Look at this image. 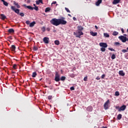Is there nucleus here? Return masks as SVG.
<instances>
[{
  "instance_id": "obj_1",
  "label": "nucleus",
  "mask_w": 128,
  "mask_h": 128,
  "mask_svg": "<svg viewBox=\"0 0 128 128\" xmlns=\"http://www.w3.org/2000/svg\"><path fill=\"white\" fill-rule=\"evenodd\" d=\"M50 22L53 26H60V20L58 19H56V18H52L50 21Z\"/></svg>"
},
{
  "instance_id": "obj_2",
  "label": "nucleus",
  "mask_w": 128,
  "mask_h": 128,
  "mask_svg": "<svg viewBox=\"0 0 128 128\" xmlns=\"http://www.w3.org/2000/svg\"><path fill=\"white\" fill-rule=\"evenodd\" d=\"M74 36H76V38H80V36H84V32L81 31H76L74 32Z\"/></svg>"
},
{
  "instance_id": "obj_3",
  "label": "nucleus",
  "mask_w": 128,
  "mask_h": 128,
  "mask_svg": "<svg viewBox=\"0 0 128 128\" xmlns=\"http://www.w3.org/2000/svg\"><path fill=\"white\" fill-rule=\"evenodd\" d=\"M66 20V18L62 17L60 18H59V25L60 24H66L68 23V22L64 20Z\"/></svg>"
},
{
  "instance_id": "obj_4",
  "label": "nucleus",
  "mask_w": 128,
  "mask_h": 128,
  "mask_svg": "<svg viewBox=\"0 0 128 128\" xmlns=\"http://www.w3.org/2000/svg\"><path fill=\"white\" fill-rule=\"evenodd\" d=\"M60 76L58 74V72H56V75H55V78L54 80L55 82H60Z\"/></svg>"
},
{
  "instance_id": "obj_5",
  "label": "nucleus",
  "mask_w": 128,
  "mask_h": 128,
  "mask_svg": "<svg viewBox=\"0 0 128 128\" xmlns=\"http://www.w3.org/2000/svg\"><path fill=\"white\" fill-rule=\"evenodd\" d=\"M118 38H120V40H122V42H126L127 40L126 37L123 36H119Z\"/></svg>"
},
{
  "instance_id": "obj_6",
  "label": "nucleus",
  "mask_w": 128,
  "mask_h": 128,
  "mask_svg": "<svg viewBox=\"0 0 128 128\" xmlns=\"http://www.w3.org/2000/svg\"><path fill=\"white\" fill-rule=\"evenodd\" d=\"M110 104V100H108L104 105V108L106 110L108 109V105Z\"/></svg>"
},
{
  "instance_id": "obj_7",
  "label": "nucleus",
  "mask_w": 128,
  "mask_h": 128,
  "mask_svg": "<svg viewBox=\"0 0 128 128\" xmlns=\"http://www.w3.org/2000/svg\"><path fill=\"white\" fill-rule=\"evenodd\" d=\"M11 10H14L16 14H20V9H16V7H14V6H11Z\"/></svg>"
},
{
  "instance_id": "obj_8",
  "label": "nucleus",
  "mask_w": 128,
  "mask_h": 128,
  "mask_svg": "<svg viewBox=\"0 0 128 128\" xmlns=\"http://www.w3.org/2000/svg\"><path fill=\"white\" fill-rule=\"evenodd\" d=\"M22 6H24V8H28V10H34V8L30 6H26V4H24L22 5Z\"/></svg>"
},
{
  "instance_id": "obj_9",
  "label": "nucleus",
  "mask_w": 128,
  "mask_h": 128,
  "mask_svg": "<svg viewBox=\"0 0 128 128\" xmlns=\"http://www.w3.org/2000/svg\"><path fill=\"white\" fill-rule=\"evenodd\" d=\"M99 46H102V48H108V44H106V42H100Z\"/></svg>"
},
{
  "instance_id": "obj_10",
  "label": "nucleus",
  "mask_w": 128,
  "mask_h": 128,
  "mask_svg": "<svg viewBox=\"0 0 128 128\" xmlns=\"http://www.w3.org/2000/svg\"><path fill=\"white\" fill-rule=\"evenodd\" d=\"M126 108V105H123L120 106V108H118V112H122V110L124 111Z\"/></svg>"
},
{
  "instance_id": "obj_11",
  "label": "nucleus",
  "mask_w": 128,
  "mask_h": 128,
  "mask_svg": "<svg viewBox=\"0 0 128 128\" xmlns=\"http://www.w3.org/2000/svg\"><path fill=\"white\" fill-rule=\"evenodd\" d=\"M50 40V38L48 37H44L43 38V42L44 44H48Z\"/></svg>"
},
{
  "instance_id": "obj_12",
  "label": "nucleus",
  "mask_w": 128,
  "mask_h": 128,
  "mask_svg": "<svg viewBox=\"0 0 128 128\" xmlns=\"http://www.w3.org/2000/svg\"><path fill=\"white\" fill-rule=\"evenodd\" d=\"M0 16L1 20H6V16L4 14H0Z\"/></svg>"
},
{
  "instance_id": "obj_13",
  "label": "nucleus",
  "mask_w": 128,
  "mask_h": 128,
  "mask_svg": "<svg viewBox=\"0 0 128 128\" xmlns=\"http://www.w3.org/2000/svg\"><path fill=\"white\" fill-rule=\"evenodd\" d=\"M90 34L92 36H98V32H90Z\"/></svg>"
},
{
  "instance_id": "obj_14",
  "label": "nucleus",
  "mask_w": 128,
  "mask_h": 128,
  "mask_svg": "<svg viewBox=\"0 0 128 128\" xmlns=\"http://www.w3.org/2000/svg\"><path fill=\"white\" fill-rule=\"evenodd\" d=\"M10 48L12 52H16V46L12 45Z\"/></svg>"
},
{
  "instance_id": "obj_15",
  "label": "nucleus",
  "mask_w": 128,
  "mask_h": 128,
  "mask_svg": "<svg viewBox=\"0 0 128 128\" xmlns=\"http://www.w3.org/2000/svg\"><path fill=\"white\" fill-rule=\"evenodd\" d=\"M86 110L88 112H92V106H89L86 108Z\"/></svg>"
},
{
  "instance_id": "obj_16",
  "label": "nucleus",
  "mask_w": 128,
  "mask_h": 128,
  "mask_svg": "<svg viewBox=\"0 0 128 128\" xmlns=\"http://www.w3.org/2000/svg\"><path fill=\"white\" fill-rule=\"evenodd\" d=\"M14 6H16V8H20V4H18V3L16 2V1H14Z\"/></svg>"
},
{
  "instance_id": "obj_17",
  "label": "nucleus",
  "mask_w": 128,
  "mask_h": 128,
  "mask_svg": "<svg viewBox=\"0 0 128 128\" xmlns=\"http://www.w3.org/2000/svg\"><path fill=\"white\" fill-rule=\"evenodd\" d=\"M120 0H114L112 4H116L120 3Z\"/></svg>"
},
{
  "instance_id": "obj_18",
  "label": "nucleus",
  "mask_w": 128,
  "mask_h": 128,
  "mask_svg": "<svg viewBox=\"0 0 128 128\" xmlns=\"http://www.w3.org/2000/svg\"><path fill=\"white\" fill-rule=\"evenodd\" d=\"M102 0H98L96 2V6H100V4H102Z\"/></svg>"
},
{
  "instance_id": "obj_19",
  "label": "nucleus",
  "mask_w": 128,
  "mask_h": 128,
  "mask_svg": "<svg viewBox=\"0 0 128 128\" xmlns=\"http://www.w3.org/2000/svg\"><path fill=\"white\" fill-rule=\"evenodd\" d=\"M119 74L120 76H124V71L122 70H120L119 71Z\"/></svg>"
},
{
  "instance_id": "obj_20",
  "label": "nucleus",
  "mask_w": 128,
  "mask_h": 128,
  "mask_svg": "<svg viewBox=\"0 0 128 128\" xmlns=\"http://www.w3.org/2000/svg\"><path fill=\"white\" fill-rule=\"evenodd\" d=\"M35 24H36V22H34V21L30 23V28H32V26H34Z\"/></svg>"
},
{
  "instance_id": "obj_21",
  "label": "nucleus",
  "mask_w": 128,
  "mask_h": 128,
  "mask_svg": "<svg viewBox=\"0 0 128 128\" xmlns=\"http://www.w3.org/2000/svg\"><path fill=\"white\" fill-rule=\"evenodd\" d=\"M78 29L79 32H81V30H84V28L82 26H78Z\"/></svg>"
},
{
  "instance_id": "obj_22",
  "label": "nucleus",
  "mask_w": 128,
  "mask_h": 128,
  "mask_svg": "<svg viewBox=\"0 0 128 128\" xmlns=\"http://www.w3.org/2000/svg\"><path fill=\"white\" fill-rule=\"evenodd\" d=\"M8 32H9L10 34H13V32H14V30L12 28H10L8 30Z\"/></svg>"
},
{
  "instance_id": "obj_23",
  "label": "nucleus",
  "mask_w": 128,
  "mask_h": 128,
  "mask_svg": "<svg viewBox=\"0 0 128 128\" xmlns=\"http://www.w3.org/2000/svg\"><path fill=\"white\" fill-rule=\"evenodd\" d=\"M2 2H3V4H4V6H8V2H6L5 0Z\"/></svg>"
},
{
  "instance_id": "obj_24",
  "label": "nucleus",
  "mask_w": 128,
  "mask_h": 128,
  "mask_svg": "<svg viewBox=\"0 0 128 128\" xmlns=\"http://www.w3.org/2000/svg\"><path fill=\"white\" fill-rule=\"evenodd\" d=\"M112 36H118V32H116V31H114L112 34Z\"/></svg>"
},
{
  "instance_id": "obj_25",
  "label": "nucleus",
  "mask_w": 128,
  "mask_h": 128,
  "mask_svg": "<svg viewBox=\"0 0 128 128\" xmlns=\"http://www.w3.org/2000/svg\"><path fill=\"white\" fill-rule=\"evenodd\" d=\"M37 74L36 72H34L32 74V78H36V76H37Z\"/></svg>"
},
{
  "instance_id": "obj_26",
  "label": "nucleus",
  "mask_w": 128,
  "mask_h": 128,
  "mask_svg": "<svg viewBox=\"0 0 128 128\" xmlns=\"http://www.w3.org/2000/svg\"><path fill=\"white\" fill-rule=\"evenodd\" d=\"M122 116V114H118V116H117L118 120H121Z\"/></svg>"
},
{
  "instance_id": "obj_27",
  "label": "nucleus",
  "mask_w": 128,
  "mask_h": 128,
  "mask_svg": "<svg viewBox=\"0 0 128 128\" xmlns=\"http://www.w3.org/2000/svg\"><path fill=\"white\" fill-rule=\"evenodd\" d=\"M104 36H105V38H108L110 36V34H108V33H104Z\"/></svg>"
},
{
  "instance_id": "obj_28",
  "label": "nucleus",
  "mask_w": 128,
  "mask_h": 128,
  "mask_svg": "<svg viewBox=\"0 0 128 128\" xmlns=\"http://www.w3.org/2000/svg\"><path fill=\"white\" fill-rule=\"evenodd\" d=\"M54 44L56 46H58V44H60V41H58V40H56L54 41Z\"/></svg>"
},
{
  "instance_id": "obj_29",
  "label": "nucleus",
  "mask_w": 128,
  "mask_h": 128,
  "mask_svg": "<svg viewBox=\"0 0 128 128\" xmlns=\"http://www.w3.org/2000/svg\"><path fill=\"white\" fill-rule=\"evenodd\" d=\"M60 80H62V81L66 80V76H62L60 78Z\"/></svg>"
},
{
  "instance_id": "obj_30",
  "label": "nucleus",
  "mask_w": 128,
  "mask_h": 128,
  "mask_svg": "<svg viewBox=\"0 0 128 128\" xmlns=\"http://www.w3.org/2000/svg\"><path fill=\"white\" fill-rule=\"evenodd\" d=\"M50 10V8H46L45 10V12H48Z\"/></svg>"
},
{
  "instance_id": "obj_31",
  "label": "nucleus",
  "mask_w": 128,
  "mask_h": 128,
  "mask_svg": "<svg viewBox=\"0 0 128 128\" xmlns=\"http://www.w3.org/2000/svg\"><path fill=\"white\" fill-rule=\"evenodd\" d=\"M12 68H14V70H16V68H18V65L16 64H14L12 66Z\"/></svg>"
},
{
  "instance_id": "obj_32",
  "label": "nucleus",
  "mask_w": 128,
  "mask_h": 128,
  "mask_svg": "<svg viewBox=\"0 0 128 128\" xmlns=\"http://www.w3.org/2000/svg\"><path fill=\"white\" fill-rule=\"evenodd\" d=\"M38 50V46H34L33 47V50Z\"/></svg>"
},
{
  "instance_id": "obj_33",
  "label": "nucleus",
  "mask_w": 128,
  "mask_h": 128,
  "mask_svg": "<svg viewBox=\"0 0 128 128\" xmlns=\"http://www.w3.org/2000/svg\"><path fill=\"white\" fill-rule=\"evenodd\" d=\"M115 96H120V92H118V91L116 92Z\"/></svg>"
},
{
  "instance_id": "obj_34",
  "label": "nucleus",
  "mask_w": 128,
  "mask_h": 128,
  "mask_svg": "<svg viewBox=\"0 0 128 128\" xmlns=\"http://www.w3.org/2000/svg\"><path fill=\"white\" fill-rule=\"evenodd\" d=\"M100 50L103 52H106V48L102 47L100 48Z\"/></svg>"
},
{
  "instance_id": "obj_35",
  "label": "nucleus",
  "mask_w": 128,
  "mask_h": 128,
  "mask_svg": "<svg viewBox=\"0 0 128 128\" xmlns=\"http://www.w3.org/2000/svg\"><path fill=\"white\" fill-rule=\"evenodd\" d=\"M111 58L112 60H114V58H116V55L114 54H112Z\"/></svg>"
},
{
  "instance_id": "obj_36",
  "label": "nucleus",
  "mask_w": 128,
  "mask_h": 128,
  "mask_svg": "<svg viewBox=\"0 0 128 128\" xmlns=\"http://www.w3.org/2000/svg\"><path fill=\"white\" fill-rule=\"evenodd\" d=\"M109 50H111V52H116V50L112 48H108Z\"/></svg>"
},
{
  "instance_id": "obj_37",
  "label": "nucleus",
  "mask_w": 128,
  "mask_h": 128,
  "mask_svg": "<svg viewBox=\"0 0 128 128\" xmlns=\"http://www.w3.org/2000/svg\"><path fill=\"white\" fill-rule=\"evenodd\" d=\"M70 78H74V76H76V75H74V74H70Z\"/></svg>"
},
{
  "instance_id": "obj_38",
  "label": "nucleus",
  "mask_w": 128,
  "mask_h": 128,
  "mask_svg": "<svg viewBox=\"0 0 128 128\" xmlns=\"http://www.w3.org/2000/svg\"><path fill=\"white\" fill-rule=\"evenodd\" d=\"M84 82H88V76H86L84 78Z\"/></svg>"
},
{
  "instance_id": "obj_39",
  "label": "nucleus",
  "mask_w": 128,
  "mask_h": 128,
  "mask_svg": "<svg viewBox=\"0 0 128 128\" xmlns=\"http://www.w3.org/2000/svg\"><path fill=\"white\" fill-rule=\"evenodd\" d=\"M34 10H36L38 12V7L35 6V7L34 8Z\"/></svg>"
},
{
  "instance_id": "obj_40",
  "label": "nucleus",
  "mask_w": 128,
  "mask_h": 128,
  "mask_svg": "<svg viewBox=\"0 0 128 128\" xmlns=\"http://www.w3.org/2000/svg\"><path fill=\"white\" fill-rule=\"evenodd\" d=\"M65 10L67 12H70V10H68V8H65Z\"/></svg>"
},
{
  "instance_id": "obj_41",
  "label": "nucleus",
  "mask_w": 128,
  "mask_h": 128,
  "mask_svg": "<svg viewBox=\"0 0 128 128\" xmlns=\"http://www.w3.org/2000/svg\"><path fill=\"white\" fill-rule=\"evenodd\" d=\"M122 52H124V54L126 53V52H128V50H122Z\"/></svg>"
},
{
  "instance_id": "obj_42",
  "label": "nucleus",
  "mask_w": 128,
  "mask_h": 128,
  "mask_svg": "<svg viewBox=\"0 0 128 128\" xmlns=\"http://www.w3.org/2000/svg\"><path fill=\"white\" fill-rule=\"evenodd\" d=\"M20 16H24V14L22 12H20Z\"/></svg>"
},
{
  "instance_id": "obj_43",
  "label": "nucleus",
  "mask_w": 128,
  "mask_h": 128,
  "mask_svg": "<svg viewBox=\"0 0 128 128\" xmlns=\"http://www.w3.org/2000/svg\"><path fill=\"white\" fill-rule=\"evenodd\" d=\"M26 24H30V20H26Z\"/></svg>"
},
{
  "instance_id": "obj_44",
  "label": "nucleus",
  "mask_w": 128,
  "mask_h": 128,
  "mask_svg": "<svg viewBox=\"0 0 128 128\" xmlns=\"http://www.w3.org/2000/svg\"><path fill=\"white\" fill-rule=\"evenodd\" d=\"M114 46H120V42H116L114 44Z\"/></svg>"
},
{
  "instance_id": "obj_45",
  "label": "nucleus",
  "mask_w": 128,
  "mask_h": 128,
  "mask_svg": "<svg viewBox=\"0 0 128 128\" xmlns=\"http://www.w3.org/2000/svg\"><path fill=\"white\" fill-rule=\"evenodd\" d=\"M52 96H48V100H52Z\"/></svg>"
},
{
  "instance_id": "obj_46",
  "label": "nucleus",
  "mask_w": 128,
  "mask_h": 128,
  "mask_svg": "<svg viewBox=\"0 0 128 128\" xmlns=\"http://www.w3.org/2000/svg\"><path fill=\"white\" fill-rule=\"evenodd\" d=\"M70 90H74V87L72 86L70 88Z\"/></svg>"
},
{
  "instance_id": "obj_47",
  "label": "nucleus",
  "mask_w": 128,
  "mask_h": 128,
  "mask_svg": "<svg viewBox=\"0 0 128 128\" xmlns=\"http://www.w3.org/2000/svg\"><path fill=\"white\" fill-rule=\"evenodd\" d=\"M56 4V2L54 1V2L52 3V4Z\"/></svg>"
},
{
  "instance_id": "obj_48",
  "label": "nucleus",
  "mask_w": 128,
  "mask_h": 128,
  "mask_svg": "<svg viewBox=\"0 0 128 128\" xmlns=\"http://www.w3.org/2000/svg\"><path fill=\"white\" fill-rule=\"evenodd\" d=\"M104 76H106V75L104 74H103L101 78H104Z\"/></svg>"
},
{
  "instance_id": "obj_49",
  "label": "nucleus",
  "mask_w": 128,
  "mask_h": 128,
  "mask_svg": "<svg viewBox=\"0 0 128 128\" xmlns=\"http://www.w3.org/2000/svg\"><path fill=\"white\" fill-rule=\"evenodd\" d=\"M36 4H40V1H36Z\"/></svg>"
},
{
  "instance_id": "obj_50",
  "label": "nucleus",
  "mask_w": 128,
  "mask_h": 128,
  "mask_svg": "<svg viewBox=\"0 0 128 128\" xmlns=\"http://www.w3.org/2000/svg\"><path fill=\"white\" fill-rule=\"evenodd\" d=\"M121 30L122 32V34H124V28H121Z\"/></svg>"
},
{
  "instance_id": "obj_51",
  "label": "nucleus",
  "mask_w": 128,
  "mask_h": 128,
  "mask_svg": "<svg viewBox=\"0 0 128 128\" xmlns=\"http://www.w3.org/2000/svg\"><path fill=\"white\" fill-rule=\"evenodd\" d=\"M38 2H40V4H44L43 2H42V0H38Z\"/></svg>"
},
{
  "instance_id": "obj_52",
  "label": "nucleus",
  "mask_w": 128,
  "mask_h": 128,
  "mask_svg": "<svg viewBox=\"0 0 128 128\" xmlns=\"http://www.w3.org/2000/svg\"><path fill=\"white\" fill-rule=\"evenodd\" d=\"M96 79H97L98 80H100V76H97V78H96Z\"/></svg>"
},
{
  "instance_id": "obj_53",
  "label": "nucleus",
  "mask_w": 128,
  "mask_h": 128,
  "mask_svg": "<svg viewBox=\"0 0 128 128\" xmlns=\"http://www.w3.org/2000/svg\"><path fill=\"white\" fill-rule=\"evenodd\" d=\"M74 20H76V17H73Z\"/></svg>"
},
{
  "instance_id": "obj_54",
  "label": "nucleus",
  "mask_w": 128,
  "mask_h": 128,
  "mask_svg": "<svg viewBox=\"0 0 128 128\" xmlns=\"http://www.w3.org/2000/svg\"><path fill=\"white\" fill-rule=\"evenodd\" d=\"M94 28H96V30H98V26H95Z\"/></svg>"
},
{
  "instance_id": "obj_55",
  "label": "nucleus",
  "mask_w": 128,
  "mask_h": 128,
  "mask_svg": "<svg viewBox=\"0 0 128 128\" xmlns=\"http://www.w3.org/2000/svg\"><path fill=\"white\" fill-rule=\"evenodd\" d=\"M68 16H72L70 14H68Z\"/></svg>"
},
{
  "instance_id": "obj_56",
  "label": "nucleus",
  "mask_w": 128,
  "mask_h": 128,
  "mask_svg": "<svg viewBox=\"0 0 128 128\" xmlns=\"http://www.w3.org/2000/svg\"><path fill=\"white\" fill-rule=\"evenodd\" d=\"M124 36H126V34H124Z\"/></svg>"
},
{
  "instance_id": "obj_57",
  "label": "nucleus",
  "mask_w": 128,
  "mask_h": 128,
  "mask_svg": "<svg viewBox=\"0 0 128 128\" xmlns=\"http://www.w3.org/2000/svg\"><path fill=\"white\" fill-rule=\"evenodd\" d=\"M12 74H16V72H12Z\"/></svg>"
},
{
  "instance_id": "obj_58",
  "label": "nucleus",
  "mask_w": 128,
  "mask_h": 128,
  "mask_svg": "<svg viewBox=\"0 0 128 128\" xmlns=\"http://www.w3.org/2000/svg\"><path fill=\"white\" fill-rule=\"evenodd\" d=\"M33 5H34V7L36 6V4H34Z\"/></svg>"
},
{
  "instance_id": "obj_59",
  "label": "nucleus",
  "mask_w": 128,
  "mask_h": 128,
  "mask_svg": "<svg viewBox=\"0 0 128 128\" xmlns=\"http://www.w3.org/2000/svg\"><path fill=\"white\" fill-rule=\"evenodd\" d=\"M102 128H107L106 127L102 126Z\"/></svg>"
},
{
  "instance_id": "obj_60",
  "label": "nucleus",
  "mask_w": 128,
  "mask_h": 128,
  "mask_svg": "<svg viewBox=\"0 0 128 128\" xmlns=\"http://www.w3.org/2000/svg\"><path fill=\"white\" fill-rule=\"evenodd\" d=\"M2 0V2H4V0Z\"/></svg>"
},
{
  "instance_id": "obj_61",
  "label": "nucleus",
  "mask_w": 128,
  "mask_h": 128,
  "mask_svg": "<svg viewBox=\"0 0 128 128\" xmlns=\"http://www.w3.org/2000/svg\"><path fill=\"white\" fill-rule=\"evenodd\" d=\"M127 32H128V28L127 29Z\"/></svg>"
},
{
  "instance_id": "obj_62",
  "label": "nucleus",
  "mask_w": 128,
  "mask_h": 128,
  "mask_svg": "<svg viewBox=\"0 0 128 128\" xmlns=\"http://www.w3.org/2000/svg\"><path fill=\"white\" fill-rule=\"evenodd\" d=\"M50 107L52 108V105H50Z\"/></svg>"
},
{
  "instance_id": "obj_63",
  "label": "nucleus",
  "mask_w": 128,
  "mask_h": 128,
  "mask_svg": "<svg viewBox=\"0 0 128 128\" xmlns=\"http://www.w3.org/2000/svg\"><path fill=\"white\" fill-rule=\"evenodd\" d=\"M58 6V4H56V6Z\"/></svg>"
},
{
  "instance_id": "obj_64",
  "label": "nucleus",
  "mask_w": 128,
  "mask_h": 128,
  "mask_svg": "<svg viewBox=\"0 0 128 128\" xmlns=\"http://www.w3.org/2000/svg\"><path fill=\"white\" fill-rule=\"evenodd\" d=\"M127 40H128V38L127 39Z\"/></svg>"
}]
</instances>
